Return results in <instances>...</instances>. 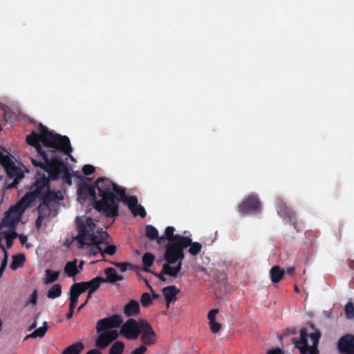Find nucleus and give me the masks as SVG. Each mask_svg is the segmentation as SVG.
Returning a JSON list of instances; mask_svg holds the SVG:
<instances>
[{
    "mask_svg": "<svg viewBox=\"0 0 354 354\" xmlns=\"http://www.w3.org/2000/svg\"><path fill=\"white\" fill-rule=\"evenodd\" d=\"M26 140L35 149L37 154L34 158L37 160L43 161L41 153L48 154L49 160L52 157H57L61 160L57 154V152H60L75 161V158L71 155L73 149L68 137L53 133L41 123L39 124L38 131H32L26 136Z\"/></svg>",
    "mask_w": 354,
    "mask_h": 354,
    "instance_id": "1",
    "label": "nucleus"
},
{
    "mask_svg": "<svg viewBox=\"0 0 354 354\" xmlns=\"http://www.w3.org/2000/svg\"><path fill=\"white\" fill-rule=\"evenodd\" d=\"M76 225L78 234L75 239L80 243V248L84 245L94 244L102 256L104 254L113 255L115 253L116 246L109 245V234L102 230L95 231V223L92 218H87L85 223L77 219Z\"/></svg>",
    "mask_w": 354,
    "mask_h": 354,
    "instance_id": "2",
    "label": "nucleus"
},
{
    "mask_svg": "<svg viewBox=\"0 0 354 354\" xmlns=\"http://www.w3.org/2000/svg\"><path fill=\"white\" fill-rule=\"evenodd\" d=\"M175 228L172 226L166 227L164 234L158 239V243L167 240L164 253V259L169 263H176L178 260L185 258L184 250L189 245V237L181 234H174Z\"/></svg>",
    "mask_w": 354,
    "mask_h": 354,
    "instance_id": "3",
    "label": "nucleus"
},
{
    "mask_svg": "<svg viewBox=\"0 0 354 354\" xmlns=\"http://www.w3.org/2000/svg\"><path fill=\"white\" fill-rule=\"evenodd\" d=\"M95 185L101 199L95 200L93 207L107 218L117 217L116 196L111 190L113 183L108 178L100 177L95 182Z\"/></svg>",
    "mask_w": 354,
    "mask_h": 354,
    "instance_id": "4",
    "label": "nucleus"
},
{
    "mask_svg": "<svg viewBox=\"0 0 354 354\" xmlns=\"http://www.w3.org/2000/svg\"><path fill=\"white\" fill-rule=\"evenodd\" d=\"M122 322V318L119 315H113L100 319L96 324L98 335L95 339V346L100 349H104L112 342L117 339L119 333L113 329L119 328Z\"/></svg>",
    "mask_w": 354,
    "mask_h": 354,
    "instance_id": "5",
    "label": "nucleus"
},
{
    "mask_svg": "<svg viewBox=\"0 0 354 354\" xmlns=\"http://www.w3.org/2000/svg\"><path fill=\"white\" fill-rule=\"evenodd\" d=\"M41 154L43 161L36 158H30L32 164L46 171L52 180L66 179V182L71 185L72 180L66 164L62 160H59L57 157H52L49 160L48 154L44 153Z\"/></svg>",
    "mask_w": 354,
    "mask_h": 354,
    "instance_id": "6",
    "label": "nucleus"
},
{
    "mask_svg": "<svg viewBox=\"0 0 354 354\" xmlns=\"http://www.w3.org/2000/svg\"><path fill=\"white\" fill-rule=\"evenodd\" d=\"M34 187H35L36 196L45 204L54 206L53 203H57L63 198L60 191L55 192L50 190L49 178L44 173H37L35 181L34 182Z\"/></svg>",
    "mask_w": 354,
    "mask_h": 354,
    "instance_id": "7",
    "label": "nucleus"
},
{
    "mask_svg": "<svg viewBox=\"0 0 354 354\" xmlns=\"http://www.w3.org/2000/svg\"><path fill=\"white\" fill-rule=\"evenodd\" d=\"M320 337L319 330H316L314 333L308 334L307 329L304 328L300 330L299 338H294L292 342L301 354H319L318 344Z\"/></svg>",
    "mask_w": 354,
    "mask_h": 354,
    "instance_id": "8",
    "label": "nucleus"
},
{
    "mask_svg": "<svg viewBox=\"0 0 354 354\" xmlns=\"http://www.w3.org/2000/svg\"><path fill=\"white\" fill-rule=\"evenodd\" d=\"M238 210L242 214H259L261 211V203L258 196L250 194L239 205Z\"/></svg>",
    "mask_w": 354,
    "mask_h": 354,
    "instance_id": "9",
    "label": "nucleus"
},
{
    "mask_svg": "<svg viewBox=\"0 0 354 354\" xmlns=\"http://www.w3.org/2000/svg\"><path fill=\"white\" fill-rule=\"evenodd\" d=\"M120 334L129 340L136 339L141 333L139 321L130 318L122 325L121 324Z\"/></svg>",
    "mask_w": 354,
    "mask_h": 354,
    "instance_id": "10",
    "label": "nucleus"
},
{
    "mask_svg": "<svg viewBox=\"0 0 354 354\" xmlns=\"http://www.w3.org/2000/svg\"><path fill=\"white\" fill-rule=\"evenodd\" d=\"M139 323L141 327L140 341L142 343V345L145 346L154 345L158 338L150 323L143 319H139Z\"/></svg>",
    "mask_w": 354,
    "mask_h": 354,
    "instance_id": "11",
    "label": "nucleus"
},
{
    "mask_svg": "<svg viewBox=\"0 0 354 354\" xmlns=\"http://www.w3.org/2000/svg\"><path fill=\"white\" fill-rule=\"evenodd\" d=\"M113 191H114L116 194V201L115 205L117 207V213L119 214V202H122L127 205L129 209H132V207L136 206L137 205V197L136 196H127L126 195L125 189L118 185L116 183H113L112 187Z\"/></svg>",
    "mask_w": 354,
    "mask_h": 354,
    "instance_id": "12",
    "label": "nucleus"
},
{
    "mask_svg": "<svg viewBox=\"0 0 354 354\" xmlns=\"http://www.w3.org/2000/svg\"><path fill=\"white\" fill-rule=\"evenodd\" d=\"M183 264V260H178L176 263H169L166 261L162 265V269L160 273L155 274L157 278L161 281H166V277L165 275H169L172 277H176L181 270Z\"/></svg>",
    "mask_w": 354,
    "mask_h": 354,
    "instance_id": "13",
    "label": "nucleus"
},
{
    "mask_svg": "<svg viewBox=\"0 0 354 354\" xmlns=\"http://www.w3.org/2000/svg\"><path fill=\"white\" fill-rule=\"evenodd\" d=\"M277 212L278 214L283 218V219L287 222L291 223L296 230L298 232L297 224V217L295 212L289 207L285 203L279 201L277 203Z\"/></svg>",
    "mask_w": 354,
    "mask_h": 354,
    "instance_id": "14",
    "label": "nucleus"
},
{
    "mask_svg": "<svg viewBox=\"0 0 354 354\" xmlns=\"http://www.w3.org/2000/svg\"><path fill=\"white\" fill-rule=\"evenodd\" d=\"M22 214L23 209L20 210L17 206L12 205L5 212L2 222L4 225H15L19 222Z\"/></svg>",
    "mask_w": 354,
    "mask_h": 354,
    "instance_id": "15",
    "label": "nucleus"
},
{
    "mask_svg": "<svg viewBox=\"0 0 354 354\" xmlns=\"http://www.w3.org/2000/svg\"><path fill=\"white\" fill-rule=\"evenodd\" d=\"M337 348L341 354H354V336L346 335L337 343Z\"/></svg>",
    "mask_w": 354,
    "mask_h": 354,
    "instance_id": "16",
    "label": "nucleus"
},
{
    "mask_svg": "<svg viewBox=\"0 0 354 354\" xmlns=\"http://www.w3.org/2000/svg\"><path fill=\"white\" fill-rule=\"evenodd\" d=\"M162 294L165 298L167 308H169L171 303L177 300V295L180 292V289L175 286H169L162 290Z\"/></svg>",
    "mask_w": 354,
    "mask_h": 354,
    "instance_id": "17",
    "label": "nucleus"
},
{
    "mask_svg": "<svg viewBox=\"0 0 354 354\" xmlns=\"http://www.w3.org/2000/svg\"><path fill=\"white\" fill-rule=\"evenodd\" d=\"M30 188L32 189V192L26 194L25 196L21 198L20 201L15 205V206H17L20 210L23 209V212L30 205V203L37 198L35 193L34 183L31 185Z\"/></svg>",
    "mask_w": 354,
    "mask_h": 354,
    "instance_id": "18",
    "label": "nucleus"
},
{
    "mask_svg": "<svg viewBox=\"0 0 354 354\" xmlns=\"http://www.w3.org/2000/svg\"><path fill=\"white\" fill-rule=\"evenodd\" d=\"M218 312L219 310L218 308H215L209 310L207 314L209 329L211 332L214 334L218 333L222 328L221 324L216 321V315Z\"/></svg>",
    "mask_w": 354,
    "mask_h": 354,
    "instance_id": "19",
    "label": "nucleus"
},
{
    "mask_svg": "<svg viewBox=\"0 0 354 354\" xmlns=\"http://www.w3.org/2000/svg\"><path fill=\"white\" fill-rule=\"evenodd\" d=\"M140 313V304L136 300H131L124 307V314L127 317L136 316Z\"/></svg>",
    "mask_w": 354,
    "mask_h": 354,
    "instance_id": "20",
    "label": "nucleus"
},
{
    "mask_svg": "<svg viewBox=\"0 0 354 354\" xmlns=\"http://www.w3.org/2000/svg\"><path fill=\"white\" fill-rule=\"evenodd\" d=\"M104 273L106 276V278H104L103 283L109 282L111 283H114L116 281H122L124 279L123 276L118 274L116 270L111 267L106 268L104 270Z\"/></svg>",
    "mask_w": 354,
    "mask_h": 354,
    "instance_id": "21",
    "label": "nucleus"
},
{
    "mask_svg": "<svg viewBox=\"0 0 354 354\" xmlns=\"http://www.w3.org/2000/svg\"><path fill=\"white\" fill-rule=\"evenodd\" d=\"M285 275L284 270L279 266H274L270 270V277L273 283H277L283 278Z\"/></svg>",
    "mask_w": 354,
    "mask_h": 354,
    "instance_id": "22",
    "label": "nucleus"
},
{
    "mask_svg": "<svg viewBox=\"0 0 354 354\" xmlns=\"http://www.w3.org/2000/svg\"><path fill=\"white\" fill-rule=\"evenodd\" d=\"M6 174L10 178L21 180L24 178V174L21 171V169L17 167L14 163L13 165H11L6 168Z\"/></svg>",
    "mask_w": 354,
    "mask_h": 354,
    "instance_id": "23",
    "label": "nucleus"
},
{
    "mask_svg": "<svg viewBox=\"0 0 354 354\" xmlns=\"http://www.w3.org/2000/svg\"><path fill=\"white\" fill-rule=\"evenodd\" d=\"M77 259H75L72 261H68L66 263L64 270V272L70 277H73L80 273V269L77 266Z\"/></svg>",
    "mask_w": 354,
    "mask_h": 354,
    "instance_id": "24",
    "label": "nucleus"
},
{
    "mask_svg": "<svg viewBox=\"0 0 354 354\" xmlns=\"http://www.w3.org/2000/svg\"><path fill=\"white\" fill-rule=\"evenodd\" d=\"M95 189L96 186L95 184L91 185L84 183L82 187L78 189V192L80 193V194L82 193H84L85 194L91 196L93 198L92 205H93V204L95 203V200H97Z\"/></svg>",
    "mask_w": 354,
    "mask_h": 354,
    "instance_id": "25",
    "label": "nucleus"
},
{
    "mask_svg": "<svg viewBox=\"0 0 354 354\" xmlns=\"http://www.w3.org/2000/svg\"><path fill=\"white\" fill-rule=\"evenodd\" d=\"M84 345L82 342H78L66 347L62 354H81Z\"/></svg>",
    "mask_w": 354,
    "mask_h": 354,
    "instance_id": "26",
    "label": "nucleus"
},
{
    "mask_svg": "<svg viewBox=\"0 0 354 354\" xmlns=\"http://www.w3.org/2000/svg\"><path fill=\"white\" fill-rule=\"evenodd\" d=\"M12 263L10 265V268L12 270H16L18 268L22 267L26 261V257L24 254H18L12 256Z\"/></svg>",
    "mask_w": 354,
    "mask_h": 354,
    "instance_id": "27",
    "label": "nucleus"
},
{
    "mask_svg": "<svg viewBox=\"0 0 354 354\" xmlns=\"http://www.w3.org/2000/svg\"><path fill=\"white\" fill-rule=\"evenodd\" d=\"M142 260L144 271L149 272V268L153 265L155 261V256L151 253L146 252L143 254Z\"/></svg>",
    "mask_w": 354,
    "mask_h": 354,
    "instance_id": "28",
    "label": "nucleus"
},
{
    "mask_svg": "<svg viewBox=\"0 0 354 354\" xmlns=\"http://www.w3.org/2000/svg\"><path fill=\"white\" fill-rule=\"evenodd\" d=\"M104 278L97 277L92 279L88 281H85L88 290L91 292H95L100 286L101 283H103Z\"/></svg>",
    "mask_w": 354,
    "mask_h": 354,
    "instance_id": "29",
    "label": "nucleus"
},
{
    "mask_svg": "<svg viewBox=\"0 0 354 354\" xmlns=\"http://www.w3.org/2000/svg\"><path fill=\"white\" fill-rule=\"evenodd\" d=\"M38 215L44 217L48 218L51 215L52 213V207L50 205L45 204L41 202V203L37 207Z\"/></svg>",
    "mask_w": 354,
    "mask_h": 354,
    "instance_id": "30",
    "label": "nucleus"
},
{
    "mask_svg": "<svg viewBox=\"0 0 354 354\" xmlns=\"http://www.w3.org/2000/svg\"><path fill=\"white\" fill-rule=\"evenodd\" d=\"M145 235L151 241L156 240L158 241V239L160 238L158 230L151 225H146Z\"/></svg>",
    "mask_w": 354,
    "mask_h": 354,
    "instance_id": "31",
    "label": "nucleus"
},
{
    "mask_svg": "<svg viewBox=\"0 0 354 354\" xmlns=\"http://www.w3.org/2000/svg\"><path fill=\"white\" fill-rule=\"evenodd\" d=\"M48 329L47 322H44L43 326L39 327V328L35 330L31 334L27 335L26 339L28 337L36 338V337H43Z\"/></svg>",
    "mask_w": 354,
    "mask_h": 354,
    "instance_id": "32",
    "label": "nucleus"
},
{
    "mask_svg": "<svg viewBox=\"0 0 354 354\" xmlns=\"http://www.w3.org/2000/svg\"><path fill=\"white\" fill-rule=\"evenodd\" d=\"M62 295V286L60 284L53 285L48 291L47 297L50 299H55Z\"/></svg>",
    "mask_w": 354,
    "mask_h": 354,
    "instance_id": "33",
    "label": "nucleus"
},
{
    "mask_svg": "<svg viewBox=\"0 0 354 354\" xmlns=\"http://www.w3.org/2000/svg\"><path fill=\"white\" fill-rule=\"evenodd\" d=\"M15 162L11 158L10 154L8 153H4V152L0 151V164L6 169L8 167L13 165Z\"/></svg>",
    "mask_w": 354,
    "mask_h": 354,
    "instance_id": "34",
    "label": "nucleus"
},
{
    "mask_svg": "<svg viewBox=\"0 0 354 354\" xmlns=\"http://www.w3.org/2000/svg\"><path fill=\"white\" fill-rule=\"evenodd\" d=\"M46 277H45V281L44 283H51L57 281L59 276V271H53L52 270L47 269L46 270Z\"/></svg>",
    "mask_w": 354,
    "mask_h": 354,
    "instance_id": "35",
    "label": "nucleus"
},
{
    "mask_svg": "<svg viewBox=\"0 0 354 354\" xmlns=\"http://www.w3.org/2000/svg\"><path fill=\"white\" fill-rule=\"evenodd\" d=\"M70 290L79 296L88 290L85 281L75 283L71 286Z\"/></svg>",
    "mask_w": 354,
    "mask_h": 354,
    "instance_id": "36",
    "label": "nucleus"
},
{
    "mask_svg": "<svg viewBox=\"0 0 354 354\" xmlns=\"http://www.w3.org/2000/svg\"><path fill=\"white\" fill-rule=\"evenodd\" d=\"M189 241L190 243L188 246L189 247L188 249V252L193 256L198 255L202 250V244L200 243L199 242H192V239L190 237Z\"/></svg>",
    "mask_w": 354,
    "mask_h": 354,
    "instance_id": "37",
    "label": "nucleus"
},
{
    "mask_svg": "<svg viewBox=\"0 0 354 354\" xmlns=\"http://www.w3.org/2000/svg\"><path fill=\"white\" fill-rule=\"evenodd\" d=\"M124 344L121 341L115 342L110 348L109 354H122Z\"/></svg>",
    "mask_w": 354,
    "mask_h": 354,
    "instance_id": "38",
    "label": "nucleus"
},
{
    "mask_svg": "<svg viewBox=\"0 0 354 354\" xmlns=\"http://www.w3.org/2000/svg\"><path fill=\"white\" fill-rule=\"evenodd\" d=\"M130 210L134 216L139 215L141 218H145L147 216V212L144 207H142L140 205H138V203L136 206L134 207L133 208L132 207V209Z\"/></svg>",
    "mask_w": 354,
    "mask_h": 354,
    "instance_id": "39",
    "label": "nucleus"
},
{
    "mask_svg": "<svg viewBox=\"0 0 354 354\" xmlns=\"http://www.w3.org/2000/svg\"><path fill=\"white\" fill-rule=\"evenodd\" d=\"M345 314L348 319L354 317V306L352 302H348L345 306Z\"/></svg>",
    "mask_w": 354,
    "mask_h": 354,
    "instance_id": "40",
    "label": "nucleus"
},
{
    "mask_svg": "<svg viewBox=\"0 0 354 354\" xmlns=\"http://www.w3.org/2000/svg\"><path fill=\"white\" fill-rule=\"evenodd\" d=\"M140 302L143 307H148L153 303L150 295L147 292H145L142 295Z\"/></svg>",
    "mask_w": 354,
    "mask_h": 354,
    "instance_id": "41",
    "label": "nucleus"
},
{
    "mask_svg": "<svg viewBox=\"0 0 354 354\" xmlns=\"http://www.w3.org/2000/svg\"><path fill=\"white\" fill-rule=\"evenodd\" d=\"M69 296H70V304L71 305V308L73 306L76 307V305L78 302L79 295L74 293V292H71V290H69Z\"/></svg>",
    "mask_w": 354,
    "mask_h": 354,
    "instance_id": "42",
    "label": "nucleus"
},
{
    "mask_svg": "<svg viewBox=\"0 0 354 354\" xmlns=\"http://www.w3.org/2000/svg\"><path fill=\"white\" fill-rule=\"evenodd\" d=\"M3 234L5 239H11L12 241L18 236V234L15 230L4 231Z\"/></svg>",
    "mask_w": 354,
    "mask_h": 354,
    "instance_id": "43",
    "label": "nucleus"
},
{
    "mask_svg": "<svg viewBox=\"0 0 354 354\" xmlns=\"http://www.w3.org/2000/svg\"><path fill=\"white\" fill-rule=\"evenodd\" d=\"M95 171V167L91 165H85L82 167V172L84 175H91L93 174Z\"/></svg>",
    "mask_w": 354,
    "mask_h": 354,
    "instance_id": "44",
    "label": "nucleus"
},
{
    "mask_svg": "<svg viewBox=\"0 0 354 354\" xmlns=\"http://www.w3.org/2000/svg\"><path fill=\"white\" fill-rule=\"evenodd\" d=\"M113 265L118 268L122 272L127 271V268L131 266L129 263H114Z\"/></svg>",
    "mask_w": 354,
    "mask_h": 354,
    "instance_id": "45",
    "label": "nucleus"
},
{
    "mask_svg": "<svg viewBox=\"0 0 354 354\" xmlns=\"http://www.w3.org/2000/svg\"><path fill=\"white\" fill-rule=\"evenodd\" d=\"M147 350V346L145 345H140L138 348L134 349L131 354H144Z\"/></svg>",
    "mask_w": 354,
    "mask_h": 354,
    "instance_id": "46",
    "label": "nucleus"
},
{
    "mask_svg": "<svg viewBox=\"0 0 354 354\" xmlns=\"http://www.w3.org/2000/svg\"><path fill=\"white\" fill-rule=\"evenodd\" d=\"M1 248H2V250H3V252H4V258L1 262V266L6 268L7 264H8V253L3 245H1Z\"/></svg>",
    "mask_w": 354,
    "mask_h": 354,
    "instance_id": "47",
    "label": "nucleus"
},
{
    "mask_svg": "<svg viewBox=\"0 0 354 354\" xmlns=\"http://www.w3.org/2000/svg\"><path fill=\"white\" fill-rule=\"evenodd\" d=\"M37 300V290H34L30 297V303L32 304H36Z\"/></svg>",
    "mask_w": 354,
    "mask_h": 354,
    "instance_id": "48",
    "label": "nucleus"
},
{
    "mask_svg": "<svg viewBox=\"0 0 354 354\" xmlns=\"http://www.w3.org/2000/svg\"><path fill=\"white\" fill-rule=\"evenodd\" d=\"M89 246H91L90 250H89V255L95 257L100 252L97 249H96L95 245L94 244L88 245Z\"/></svg>",
    "mask_w": 354,
    "mask_h": 354,
    "instance_id": "49",
    "label": "nucleus"
},
{
    "mask_svg": "<svg viewBox=\"0 0 354 354\" xmlns=\"http://www.w3.org/2000/svg\"><path fill=\"white\" fill-rule=\"evenodd\" d=\"M267 354H284V352L279 348H275L268 351Z\"/></svg>",
    "mask_w": 354,
    "mask_h": 354,
    "instance_id": "50",
    "label": "nucleus"
},
{
    "mask_svg": "<svg viewBox=\"0 0 354 354\" xmlns=\"http://www.w3.org/2000/svg\"><path fill=\"white\" fill-rule=\"evenodd\" d=\"M44 218H45L38 215L37 218L36 222H35V225H36V227L37 228H40L41 227Z\"/></svg>",
    "mask_w": 354,
    "mask_h": 354,
    "instance_id": "51",
    "label": "nucleus"
},
{
    "mask_svg": "<svg viewBox=\"0 0 354 354\" xmlns=\"http://www.w3.org/2000/svg\"><path fill=\"white\" fill-rule=\"evenodd\" d=\"M20 180L14 179L13 182L6 185V189H11L16 187V185L19 183Z\"/></svg>",
    "mask_w": 354,
    "mask_h": 354,
    "instance_id": "52",
    "label": "nucleus"
},
{
    "mask_svg": "<svg viewBox=\"0 0 354 354\" xmlns=\"http://www.w3.org/2000/svg\"><path fill=\"white\" fill-rule=\"evenodd\" d=\"M75 308V306H73V307L71 308V305H69V311H68V313L66 315V319H70L71 318H72V317H73V313H74Z\"/></svg>",
    "mask_w": 354,
    "mask_h": 354,
    "instance_id": "53",
    "label": "nucleus"
},
{
    "mask_svg": "<svg viewBox=\"0 0 354 354\" xmlns=\"http://www.w3.org/2000/svg\"><path fill=\"white\" fill-rule=\"evenodd\" d=\"M18 237L19 239L21 244H22V245L25 244L28 240L27 236H26L24 234H19V235L18 234Z\"/></svg>",
    "mask_w": 354,
    "mask_h": 354,
    "instance_id": "54",
    "label": "nucleus"
},
{
    "mask_svg": "<svg viewBox=\"0 0 354 354\" xmlns=\"http://www.w3.org/2000/svg\"><path fill=\"white\" fill-rule=\"evenodd\" d=\"M295 271V268L294 266H290L286 268V272L290 276L293 275Z\"/></svg>",
    "mask_w": 354,
    "mask_h": 354,
    "instance_id": "55",
    "label": "nucleus"
},
{
    "mask_svg": "<svg viewBox=\"0 0 354 354\" xmlns=\"http://www.w3.org/2000/svg\"><path fill=\"white\" fill-rule=\"evenodd\" d=\"M86 354H102V353L97 349H91Z\"/></svg>",
    "mask_w": 354,
    "mask_h": 354,
    "instance_id": "56",
    "label": "nucleus"
},
{
    "mask_svg": "<svg viewBox=\"0 0 354 354\" xmlns=\"http://www.w3.org/2000/svg\"><path fill=\"white\" fill-rule=\"evenodd\" d=\"M5 240H6V243L7 248H11L12 245V243H13V241L11 239H5Z\"/></svg>",
    "mask_w": 354,
    "mask_h": 354,
    "instance_id": "57",
    "label": "nucleus"
},
{
    "mask_svg": "<svg viewBox=\"0 0 354 354\" xmlns=\"http://www.w3.org/2000/svg\"><path fill=\"white\" fill-rule=\"evenodd\" d=\"M287 331H288V333H290V334H292V335H295V334H296V333H297V330H296V328H288V329H287Z\"/></svg>",
    "mask_w": 354,
    "mask_h": 354,
    "instance_id": "58",
    "label": "nucleus"
},
{
    "mask_svg": "<svg viewBox=\"0 0 354 354\" xmlns=\"http://www.w3.org/2000/svg\"><path fill=\"white\" fill-rule=\"evenodd\" d=\"M149 287L150 288L151 290L152 291V297L153 299H158L159 297V295L157 294V293H155L153 291V289L151 288V286H149Z\"/></svg>",
    "mask_w": 354,
    "mask_h": 354,
    "instance_id": "59",
    "label": "nucleus"
},
{
    "mask_svg": "<svg viewBox=\"0 0 354 354\" xmlns=\"http://www.w3.org/2000/svg\"><path fill=\"white\" fill-rule=\"evenodd\" d=\"M95 292H91V290H88V295H87V298L86 299V301H87V302L88 301V300L91 298L92 297V295L93 293H94Z\"/></svg>",
    "mask_w": 354,
    "mask_h": 354,
    "instance_id": "60",
    "label": "nucleus"
},
{
    "mask_svg": "<svg viewBox=\"0 0 354 354\" xmlns=\"http://www.w3.org/2000/svg\"><path fill=\"white\" fill-rule=\"evenodd\" d=\"M87 303H88V302H87V301H85V302H84V303H83L82 304H81V305L78 307V308H77V311H78V312H79V311H80V310H82V308H83L86 305V304H87Z\"/></svg>",
    "mask_w": 354,
    "mask_h": 354,
    "instance_id": "61",
    "label": "nucleus"
},
{
    "mask_svg": "<svg viewBox=\"0 0 354 354\" xmlns=\"http://www.w3.org/2000/svg\"><path fill=\"white\" fill-rule=\"evenodd\" d=\"M83 265H84V261H81L79 266H77L78 267V269H80V272H81V270H82L83 268Z\"/></svg>",
    "mask_w": 354,
    "mask_h": 354,
    "instance_id": "62",
    "label": "nucleus"
},
{
    "mask_svg": "<svg viewBox=\"0 0 354 354\" xmlns=\"http://www.w3.org/2000/svg\"><path fill=\"white\" fill-rule=\"evenodd\" d=\"M6 268H4V267H2V266H0V277L2 276L5 269Z\"/></svg>",
    "mask_w": 354,
    "mask_h": 354,
    "instance_id": "63",
    "label": "nucleus"
},
{
    "mask_svg": "<svg viewBox=\"0 0 354 354\" xmlns=\"http://www.w3.org/2000/svg\"><path fill=\"white\" fill-rule=\"evenodd\" d=\"M295 291L296 292H297V293H299V288H298V287H297V286H295Z\"/></svg>",
    "mask_w": 354,
    "mask_h": 354,
    "instance_id": "64",
    "label": "nucleus"
}]
</instances>
